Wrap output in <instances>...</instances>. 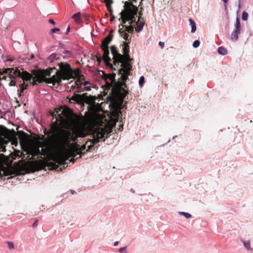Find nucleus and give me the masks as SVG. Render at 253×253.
Segmentation results:
<instances>
[{
  "label": "nucleus",
  "mask_w": 253,
  "mask_h": 253,
  "mask_svg": "<svg viewBox=\"0 0 253 253\" xmlns=\"http://www.w3.org/2000/svg\"><path fill=\"white\" fill-rule=\"evenodd\" d=\"M18 138L20 144L24 151L27 147L31 146V145H27V140L28 139V134L27 133L23 131H18ZM32 145H31V146Z\"/></svg>",
  "instance_id": "obj_8"
},
{
  "label": "nucleus",
  "mask_w": 253,
  "mask_h": 253,
  "mask_svg": "<svg viewBox=\"0 0 253 253\" xmlns=\"http://www.w3.org/2000/svg\"><path fill=\"white\" fill-rule=\"evenodd\" d=\"M70 27H68L66 31V34H67L70 31Z\"/></svg>",
  "instance_id": "obj_38"
},
{
  "label": "nucleus",
  "mask_w": 253,
  "mask_h": 253,
  "mask_svg": "<svg viewBox=\"0 0 253 253\" xmlns=\"http://www.w3.org/2000/svg\"><path fill=\"white\" fill-rule=\"evenodd\" d=\"M66 53H69V52H70V51H66Z\"/></svg>",
  "instance_id": "obj_41"
},
{
  "label": "nucleus",
  "mask_w": 253,
  "mask_h": 253,
  "mask_svg": "<svg viewBox=\"0 0 253 253\" xmlns=\"http://www.w3.org/2000/svg\"><path fill=\"white\" fill-rule=\"evenodd\" d=\"M127 93L126 91H124V93L123 94V96H122V99H124V97H125V96L126 95Z\"/></svg>",
  "instance_id": "obj_34"
},
{
  "label": "nucleus",
  "mask_w": 253,
  "mask_h": 253,
  "mask_svg": "<svg viewBox=\"0 0 253 253\" xmlns=\"http://www.w3.org/2000/svg\"><path fill=\"white\" fill-rule=\"evenodd\" d=\"M49 22L50 23L52 24H53V25H54V24H55V22H54V21L53 19H50L49 20Z\"/></svg>",
  "instance_id": "obj_33"
},
{
  "label": "nucleus",
  "mask_w": 253,
  "mask_h": 253,
  "mask_svg": "<svg viewBox=\"0 0 253 253\" xmlns=\"http://www.w3.org/2000/svg\"><path fill=\"white\" fill-rule=\"evenodd\" d=\"M240 31H237L235 30L234 32L231 34V39L233 40H237L238 39V33H240Z\"/></svg>",
  "instance_id": "obj_13"
},
{
  "label": "nucleus",
  "mask_w": 253,
  "mask_h": 253,
  "mask_svg": "<svg viewBox=\"0 0 253 253\" xmlns=\"http://www.w3.org/2000/svg\"><path fill=\"white\" fill-rule=\"evenodd\" d=\"M81 13L78 12L72 16V18L76 21H79L80 19Z\"/></svg>",
  "instance_id": "obj_17"
},
{
  "label": "nucleus",
  "mask_w": 253,
  "mask_h": 253,
  "mask_svg": "<svg viewBox=\"0 0 253 253\" xmlns=\"http://www.w3.org/2000/svg\"><path fill=\"white\" fill-rule=\"evenodd\" d=\"M7 74L10 78L15 77H19L23 81V83L21 85V92L26 89L29 85H36L38 83H41L42 81L45 82L46 77L50 76V73L48 71H42L40 73L36 74L35 77H33L31 74L26 71L21 72L18 69H7L3 72V73H0V79H6V76Z\"/></svg>",
  "instance_id": "obj_3"
},
{
  "label": "nucleus",
  "mask_w": 253,
  "mask_h": 253,
  "mask_svg": "<svg viewBox=\"0 0 253 253\" xmlns=\"http://www.w3.org/2000/svg\"><path fill=\"white\" fill-rule=\"evenodd\" d=\"M58 58V56L55 53L51 54L48 58V60L50 62H53L54 60L57 59Z\"/></svg>",
  "instance_id": "obj_11"
},
{
  "label": "nucleus",
  "mask_w": 253,
  "mask_h": 253,
  "mask_svg": "<svg viewBox=\"0 0 253 253\" xmlns=\"http://www.w3.org/2000/svg\"><path fill=\"white\" fill-rule=\"evenodd\" d=\"M38 225V220H35L33 224V227H36Z\"/></svg>",
  "instance_id": "obj_32"
},
{
  "label": "nucleus",
  "mask_w": 253,
  "mask_h": 253,
  "mask_svg": "<svg viewBox=\"0 0 253 253\" xmlns=\"http://www.w3.org/2000/svg\"><path fill=\"white\" fill-rule=\"evenodd\" d=\"M217 52L219 54L225 55L227 53V51L223 47L220 46L218 47Z\"/></svg>",
  "instance_id": "obj_15"
},
{
  "label": "nucleus",
  "mask_w": 253,
  "mask_h": 253,
  "mask_svg": "<svg viewBox=\"0 0 253 253\" xmlns=\"http://www.w3.org/2000/svg\"><path fill=\"white\" fill-rule=\"evenodd\" d=\"M84 84V86H85L87 84H88V82H84L83 83L80 80L77 79L74 83V85H72V87H77V88H79L81 87V85Z\"/></svg>",
  "instance_id": "obj_9"
},
{
  "label": "nucleus",
  "mask_w": 253,
  "mask_h": 253,
  "mask_svg": "<svg viewBox=\"0 0 253 253\" xmlns=\"http://www.w3.org/2000/svg\"><path fill=\"white\" fill-rule=\"evenodd\" d=\"M131 191L132 193H134V191L132 189H131Z\"/></svg>",
  "instance_id": "obj_40"
},
{
  "label": "nucleus",
  "mask_w": 253,
  "mask_h": 253,
  "mask_svg": "<svg viewBox=\"0 0 253 253\" xmlns=\"http://www.w3.org/2000/svg\"><path fill=\"white\" fill-rule=\"evenodd\" d=\"M41 146V145H32L31 146L27 147L24 150V152L29 156H31L30 159L34 156H38L39 155L43 156H46L48 153L47 148H42V150L40 151V148Z\"/></svg>",
  "instance_id": "obj_7"
},
{
  "label": "nucleus",
  "mask_w": 253,
  "mask_h": 253,
  "mask_svg": "<svg viewBox=\"0 0 253 253\" xmlns=\"http://www.w3.org/2000/svg\"><path fill=\"white\" fill-rule=\"evenodd\" d=\"M119 252L123 253H127L126 251V247L121 248L119 249Z\"/></svg>",
  "instance_id": "obj_27"
},
{
  "label": "nucleus",
  "mask_w": 253,
  "mask_h": 253,
  "mask_svg": "<svg viewBox=\"0 0 253 253\" xmlns=\"http://www.w3.org/2000/svg\"><path fill=\"white\" fill-rule=\"evenodd\" d=\"M114 126H115V124H114V126H113L112 127H109L108 126H105V127H98V128H95V129L94 130H96L97 129H99V128H104V129H108V128H109V129H110V130H111V131L110 132V133H111V132H112V127H113ZM109 133H110V132H108V133L107 132V133H106L105 134V135H107V134H108Z\"/></svg>",
  "instance_id": "obj_25"
},
{
  "label": "nucleus",
  "mask_w": 253,
  "mask_h": 253,
  "mask_svg": "<svg viewBox=\"0 0 253 253\" xmlns=\"http://www.w3.org/2000/svg\"><path fill=\"white\" fill-rule=\"evenodd\" d=\"M51 30L53 33H55V32L59 31L60 30V29L58 28H55L52 29Z\"/></svg>",
  "instance_id": "obj_31"
},
{
  "label": "nucleus",
  "mask_w": 253,
  "mask_h": 253,
  "mask_svg": "<svg viewBox=\"0 0 253 253\" xmlns=\"http://www.w3.org/2000/svg\"><path fill=\"white\" fill-rule=\"evenodd\" d=\"M59 69H57L55 67L49 68L48 69L45 71H48L50 73L55 72L51 78H46L45 82L48 84H51L54 85L55 84H60L61 83L62 80H69L74 76H77L79 74V69H77L73 70L71 68L70 65L66 62H60L58 63Z\"/></svg>",
  "instance_id": "obj_4"
},
{
  "label": "nucleus",
  "mask_w": 253,
  "mask_h": 253,
  "mask_svg": "<svg viewBox=\"0 0 253 253\" xmlns=\"http://www.w3.org/2000/svg\"><path fill=\"white\" fill-rule=\"evenodd\" d=\"M113 31H111L109 35L102 41L101 48L104 52L103 55V59L106 65H109L111 61V59L109 56V50L108 49V45L112 41L113 35L112 33Z\"/></svg>",
  "instance_id": "obj_5"
},
{
  "label": "nucleus",
  "mask_w": 253,
  "mask_h": 253,
  "mask_svg": "<svg viewBox=\"0 0 253 253\" xmlns=\"http://www.w3.org/2000/svg\"><path fill=\"white\" fill-rule=\"evenodd\" d=\"M188 20L190 23V25L191 27V33H193L195 32V31H196V23L191 18H189Z\"/></svg>",
  "instance_id": "obj_10"
},
{
  "label": "nucleus",
  "mask_w": 253,
  "mask_h": 253,
  "mask_svg": "<svg viewBox=\"0 0 253 253\" xmlns=\"http://www.w3.org/2000/svg\"><path fill=\"white\" fill-rule=\"evenodd\" d=\"M145 82V79L143 76L140 77L139 80V84L140 86H142Z\"/></svg>",
  "instance_id": "obj_22"
},
{
  "label": "nucleus",
  "mask_w": 253,
  "mask_h": 253,
  "mask_svg": "<svg viewBox=\"0 0 253 253\" xmlns=\"http://www.w3.org/2000/svg\"><path fill=\"white\" fill-rule=\"evenodd\" d=\"M248 17V14L246 11H244L242 14V19L244 21H246L247 20Z\"/></svg>",
  "instance_id": "obj_21"
},
{
  "label": "nucleus",
  "mask_w": 253,
  "mask_h": 253,
  "mask_svg": "<svg viewBox=\"0 0 253 253\" xmlns=\"http://www.w3.org/2000/svg\"><path fill=\"white\" fill-rule=\"evenodd\" d=\"M114 19H115V16H113L111 17V19H110V21H111V22H112V21L114 20Z\"/></svg>",
  "instance_id": "obj_36"
},
{
  "label": "nucleus",
  "mask_w": 253,
  "mask_h": 253,
  "mask_svg": "<svg viewBox=\"0 0 253 253\" xmlns=\"http://www.w3.org/2000/svg\"><path fill=\"white\" fill-rule=\"evenodd\" d=\"M179 214L181 215H183L187 218H190L191 216V215L190 213H187V212H179Z\"/></svg>",
  "instance_id": "obj_23"
},
{
  "label": "nucleus",
  "mask_w": 253,
  "mask_h": 253,
  "mask_svg": "<svg viewBox=\"0 0 253 253\" xmlns=\"http://www.w3.org/2000/svg\"><path fill=\"white\" fill-rule=\"evenodd\" d=\"M72 101L79 104H82L85 102L86 103L89 105L92 109H95V99L93 97L84 96V94H74L70 99V102H72Z\"/></svg>",
  "instance_id": "obj_6"
},
{
  "label": "nucleus",
  "mask_w": 253,
  "mask_h": 253,
  "mask_svg": "<svg viewBox=\"0 0 253 253\" xmlns=\"http://www.w3.org/2000/svg\"><path fill=\"white\" fill-rule=\"evenodd\" d=\"M243 244L247 250H251L250 243L249 241H244Z\"/></svg>",
  "instance_id": "obj_20"
},
{
  "label": "nucleus",
  "mask_w": 253,
  "mask_h": 253,
  "mask_svg": "<svg viewBox=\"0 0 253 253\" xmlns=\"http://www.w3.org/2000/svg\"><path fill=\"white\" fill-rule=\"evenodd\" d=\"M9 86H15V82L13 80H11L9 84Z\"/></svg>",
  "instance_id": "obj_28"
},
{
  "label": "nucleus",
  "mask_w": 253,
  "mask_h": 253,
  "mask_svg": "<svg viewBox=\"0 0 253 253\" xmlns=\"http://www.w3.org/2000/svg\"><path fill=\"white\" fill-rule=\"evenodd\" d=\"M200 42L198 40L195 41L193 43V46L194 48L198 47L200 45Z\"/></svg>",
  "instance_id": "obj_24"
},
{
  "label": "nucleus",
  "mask_w": 253,
  "mask_h": 253,
  "mask_svg": "<svg viewBox=\"0 0 253 253\" xmlns=\"http://www.w3.org/2000/svg\"><path fill=\"white\" fill-rule=\"evenodd\" d=\"M105 2L106 3V6L107 7V9L110 12H112V10L111 8V5L113 3L112 0H105Z\"/></svg>",
  "instance_id": "obj_12"
},
{
  "label": "nucleus",
  "mask_w": 253,
  "mask_h": 253,
  "mask_svg": "<svg viewBox=\"0 0 253 253\" xmlns=\"http://www.w3.org/2000/svg\"><path fill=\"white\" fill-rule=\"evenodd\" d=\"M159 45L161 46V48H163L164 47L165 43L163 42H159Z\"/></svg>",
  "instance_id": "obj_29"
},
{
  "label": "nucleus",
  "mask_w": 253,
  "mask_h": 253,
  "mask_svg": "<svg viewBox=\"0 0 253 253\" xmlns=\"http://www.w3.org/2000/svg\"><path fill=\"white\" fill-rule=\"evenodd\" d=\"M9 139H11L12 144H14L15 146L17 145V140L16 136L15 134H13L12 135V136L9 137Z\"/></svg>",
  "instance_id": "obj_16"
},
{
  "label": "nucleus",
  "mask_w": 253,
  "mask_h": 253,
  "mask_svg": "<svg viewBox=\"0 0 253 253\" xmlns=\"http://www.w3.org/2000/svg\"><path fill=\"white\" fill-rule=\"evenodd\" d=\"M7 244L8 245V247L10 249H13L14 248V244H13V243L12 242H7Z\"/></svg>",
  "instance_id": "obj_26"
},
{
  "label": "nucleus",
  "mask_w": 253,
  "mask_h": 253,
  "mask_svg": "<svg viewBox=\"0 0 253 253\" xmlns=\"http://www.w3.org/2000/svg\"><path fill=\"white\" fill-rule=\"evenodd\" d=\"M143 26H144L143 22H141L138 23L137 25V27L135 29L136 31H137V32H140V31H141L143 29Z\"/></svg>",
  "instance_id": "obj_14"
},
{
  "label": "nucleus",
  "mask_w": 253,
  "mask_h": 253,
  "mask_svg": "<svg viewBox=\"0 0 253 253\" xmlns=\"http://www.w3.org/2000/svg\"><path fill=\"white\" fill-rule=\"evenodd\" d=\"M124 9L121 12V17L119 20L122 23L119 26V33L120 35L125 40L126 42L123 44V55L121 54L116 49L115 45L110 47L111 54L113 55V62L115 65H120L121 68L118 70V78L116 82V74L112 73L107 75V79H109L111 83L114 84L115 88L120 90L125 85V82L130 75L132 66L130 64L131 59L129 55V47L128 43L130 42V37L128 34H131L133 31V27L132 26L126 27V22L132 24L134 22L133 20L137 12V7L128 2H126L124 5Z\"/></svg>",
  "instance_id": "obj_2"
},
{
  "label": "nucleus",
  "mask_w": 253,
  "mask_h": 253,
  "mask_svg": "<svg viewBox=\"0 0 253 253\" xmlns=\"http://www.w3.org/2000/svg\"><path fill=\"white\" fill-rule=\"evenodd\" d=\"M53 119L56 120L51 124L48 133L51 139L56 144L59 149L57 152L50 156L47 166L50 169H57L59 165H65V161L70 157H76L82 153V151L87 147V151H90L105 136L106 133L111 131L110 129L99 128L94 130L92 135L93 139L86 142L80 148L76 143L70 144L71 141H75L79 137H84L89 133V131L84 125L80 124L73 116L69 109L58 108L51 114Z\"/></svg>",
  "instance_id": "obj_1"
},
{
  "label": "nucleus",
  "mask_w": 253,
  "mask_h": 253,
  "mask_svg": "<svg viewBox=\"0 0 253 253\" xmlns=\"http://www.w3.org/2000/svg\"><path fill=\"white\" fill-rule=\"evenodd\" d=\"M118 244H119V242L118 241H116L114 243V246H117L118 245Z\"/></svg>",
  "instance_id": "obj_39"
},
{
  "label": "nucleus",
  "mask_w": 253,
  "mask_h": 253,
  "mask_svg": "<svg viewBox=\"0 0 253 253\" xmlns=\"http://www.w3.org/2000/svg\"><path fill=\"white\" fill-rule=\"evenodd\" d=\"M96 60H97V61L98 62V63L100 64L102 61V58L101 57H97V56H96Z\"/></svg>",
  "instance_id": "obj_30"
},
{
  "label": "nucleus",
  "mask_w": 253,
  "mask_h": 253,
  "mask_svg": "<svg viewBox=\"0 0 253 253\" xmlns=\"http://www.w3.org/2000/svg\"><path fill=\"white\" fill-rule=\"evenodd\" d=\"M85 87L86 88V90H90V87L89 86H85Z\"/></svg>",
  "instance_id": "obj_37"
},
{
  "label": "nucleus",
  "mask_w": 253,
  "mask_h": 253,
  "mask_svg": "<svg viewBox=\"0 0 253 253\" xmlns=\"http://www.w3.org/2000/svg\"><path fill=\"white\" fill-rule=\"evenodd\" d=\"M223 0V1L224 2V3L225 4V6H226V4L228 2V0Z\"/></svg>",
  "instance_id": "obj_35"
},
{
  "label": "nucleus",
  "mask_w": 253,
  "mask_h": 253,
  "mask_svg": "<svg viewBox=\"0 0 253 253\" xmlns=\"http://www.w3.org/2000/svg\"><path fill=\"white\" fill-rule=\"evenodd\" d=\"M80 70L79 71V74L77 76H74L73 78L77 79L78 80H80L81 82H82L84 79V76L80 75Z\"/></svg>",
  "instance_id": "obj_19"
},
{
  "label": "nucleus",
  "mask_w": 253,
  "mask_h": 253,
  "mask_svg": "<svg viewBox=\"0 0 253 253\" xmlns=\"http://www.w3.org/2000/svg\"><path fill=\"white\" fill-rule=\"evenodd\" d=\"M240 21L239 20V18L237 17L236 20V29L235 30H237V31H240Z\"/></svg>",
  "instance_id": "obj_18"
}]
</instances>
